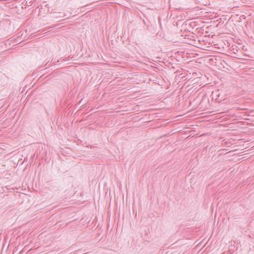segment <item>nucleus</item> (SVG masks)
I'll use <instances>...</instances> for the list:
<instances>
[{
	"instance_id": "nucleus-1",
	"label": "nucleus",
	"mask_w": 254,
	"mask_h": 254,
	"mask_svg": "<svg viewBox=\"0 0 254 254\" xmlns=\"http://www.w3.org/2000/svg\"><path fill=\"white\" fill-rule=\"evenodd\" d=\"M143 22H144V24H146L144 20H143Z\"/></svg>"
}]
</instances>
